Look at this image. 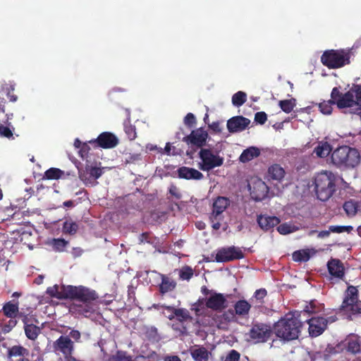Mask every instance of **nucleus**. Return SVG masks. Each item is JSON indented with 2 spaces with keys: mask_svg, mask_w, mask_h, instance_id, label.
Listing matches in <instances>:
<instances>
[{
  "mask_svg": "<svg viewBox=\"0 0 361 361\" xmlns=\"http://www.w3.org/2000/svg\"><path fill=\"white\" fill-rule=\"evenodd\" d=\"M67 299L81 302L82 305L78 306V312L86 316L87 314L94 311V302L98 299L95 290H91L85 286H68Z\"/></svg>",
  "mask_w": 361,
  "mask_h": 361,
  "instance_id": "f257e3e1",
  "label": "nucleus"
},
{
  "mask_svg": "<svg viewBox=\"0 0 361 361\" xmlns=\"http://www.w3.org/2000/svg\"><path fill=\"white\" fill-rule=\"evenodd\" d=\"M301 328L302 322L291 314H286L273 326L276 336L284 341L297 339L300 336Z\"/></svg>",
  "mask_w": 361,
  "mask_h": 361,
  "instance_id": "f03ea898",
  "label": "nucleus"
},
{
  "mask_svg": "<svg viewBox=\"0 0 361 361\" xmlns=\"http://www.w3.org/2000/svg\"><path fill=\"white\" fill-rule=\"evenodd\" d=\"M314 191L317 197L323 202L329 200L336 190V177L329 171H323L314 178Z\"/></svg>",
  "mask_w": 361,
  "mask_h": 361,
  "instance_id": "7ed1b4c3",
  "label": "nucleus"
},
{
  "mask_svg": "<svg viewBox=\"0 0 361 361\" xmlns=\"http://www.w3.org/2000/svg\"><path fill=\"white\" fill-rule=\"evenodd\" d=\"M331 160L338 167H355L360 163V157L356 149L342 146L333 152Z\"/></svg>",
  "mask_w": 361,
  "mask_h": 361,
  "instance_id": "20e7f679",
  "label": "nucleus"
},
{
  "mask_svg": "<svg viewBox=\"0 0 361 361\" xmlns=\"http://www.w3.org/2000/svg\"><path fill=\"white\" fill-rule=\"evenodd\" d=\"M340 312H343L349 317L353 315L361 314V301L358 300V290L353 286H348L344 293L342 304L338 308Z\"/></svg>",
  "mask_w": 361,
  "mask_h": 361,
  "instance_id": "39448f33",
  "label": "nucleus"
},
{
  "mask_svg": "<svg viewBox=\"0 0 361 361\" xmlns=\"http://www.w3.org/2000/svg\"><path fill=\"white\" fill-rule=\"evenodd\" d=\"M350 54L344 49L325 51L321 56L322 64L329 68L336 69L350 63Z\"/></svg>",
  "mask_w": 361,
  "mask_h": 361,
  "instance_id": "423d86ee",
  "label": "nucleus"
},
{
  "mask_svg": "<svg viewBox=\"0 0 361 361\" xmlns=\"http://www.w3.org/2000/svg\"><path fill=\"white\" fill-rule=\"evenodd\" d=\"M201 161L198 164V167L203 171H209L216 167L221 166L224 164V157L214 153L211 149L202 148L198 153Z\"/></svg>",
  "mask_w": 361,
  "mask_h": 361,
  "instance_id": "0eeeda50",
  "label": "nucleus"
},
{
  "mask_svg": "<svg viewBox=\"0 0 361 361\" xmlns=\"http://www.w3.org/2000/svg\"><path fill=\"white\" fill-rule=\"evenodd\" d=\"M3 314L9 318V320L1 326V331L4 334L9 333L18 324L17 318L20 312L19 311L18 301L11 300L4 304L2 307Z\"/></svg>",
  "mask_w": 361,
  "mask_h": 361,
  "instance_id": "6e6552de",
  "label": "nucleus"
},
{
  "mask_svg": "<svg viewBox=\"0 0 361 361\" xmlns=\"http://www.w3.org/2000/svg\"><path fill=\"white\" fill-rule=\"evenodd\" d=\"M274 333L270 324L262 322H253L248 332L250 338L255 343H266Z\"/></svg>",
  "mask_w": 361,
  "mask_h": 361,
  "instance_id": "1a4fd4ad",
  "label": "nucleus"
},
{
  "mask_svg": "<svg viewBox=\"0 0 361 361\" xmlns=\"http://www.w3.org/2000/svg\"><path fill=\"white\" fill-rule=\"evenodd\" d=\"M355 106L361 107V85H355L353 87L343 94L338 102L339 109L350 108Z\"/></svg>",
  "mask_w": 361,
  "mask_h": 361,
  "instance_id": "9d476101",
  "label": "nucleus"
},
{
  "mask_svg": "<svg viewBox=\"0 0 361 361\" xmlns=\"http://www.w3.org/2000/svg\"><path fill=\"white\" fill-rule=\"evenodd\" d=\"M244 258V254L238 247L231 246L219 249L215 257L217 262H227Z\"/></svg>",
  "mask_w": 361,
  "mask_h": 361,
  "instance_id": "9b49d317",
  "label": "nucleus"
},
{
  "mask_svg": "<svg viewBox=\"0 0 361 361\" xmlns=\"http://www.w3.org/2000/svg\"><path fill=\"white\" fill-rule=\"evenodd\" d=\"M208 136V133L202 128H200L192 130L190 135L183 138V141L188 145L195 146L201 149L206 145Z\"/></svg>",
  "mask_w": 361,
  "mask_h": 361,
  "instance_id": "f8f14e48",
  "label": "nucleus"
},
{
  "mask_svg": "<svg viewBox=\"0 0 361 361\" xmlns=\"http://www.w3.org/2000/svg\"><path fill=\"white\" fill-rule=\"evenodd\" d=\"M53 349L55 353H60L64 357L71 355L75 350L74 342L68 336H60L53 343Z\"/></svg>",
  "mask_w": 361,
  "mask_h": 361,
  "instance_id": "ddd939ff",
  "label": "nucleus"
},
{
  "mask_svg": "<svg viewBox=\"0 0 361 361\" xmlns=\"http://www.w3.org/2000/svg\"><path fill=\"white\" fill-rule=\"evenodd\" d=\"M95 147L103 149H111L118 144V140L116 136L110 132H104L99 135L97 139L89 142Z\"/></svg>",
  "mask_w": 361,
  "mask_h": 361,
  "instance_id": "4468645a",
  "label": "nucleus"
},
{
  "mask_svg": "<svg viewBox=\"0 0 361 361\" xmlns=\"http://www.w3.org/2000/svg\"><path fill=\"white\" fill-rule=\"evenodd\" d=\"M309 324L308 331L312 337L321 335L327 326V319L322 317H312L306 320Z\"/></svg>",
  "mask_w": 361,
  "mask_h": 361,
  "instance_id": "2eb2a0df",
  "label": "nucleus"
},
{
  "mask_svg": "<svg viewBox=\"0 0 361 361\" xmlns=\"http://www.w3.org/2000/svg\"><path fill=\"white\" fill-rule=\"evenodd\" d=\"M207 308L216 312H222L228 307V301L222 293H214L205 302Z\"/></svg>",
  "mask_w": 361,
  "mask_h": 361,
  "instance_id": "dca6fc26",
  "label": "nucleus"
},
{
  "mask_svg": "<svg viewBox=\"0 0 361 361\" xmlns=\"http://www.w3.org/2000/svg\"><path fill=\"white\" fill-rule=\"evenodd\" d=\"M341 96L342 93L340 92L339 87H335L331 90V99L316 104V105L318 106L321 113L325 115H330L333 110L332 105L336 104L338 106V102Z\"/></svg>",
  "mask_w": 361,
  "mask_h": 361,
  "instance_id": "f3484780",
  "label": "nucleus"
},
{
  "mask_svg": "<svg viewBox=\"0 0 361 361\" xmlns=\"http://www.w3.org/2000/svg\"><path fill=\"white\" fill-rule=\"evenodd\" d=\"M250 195L255 201H262L268 195L269 188L267 184L259 179L252 183V185H249Z\"/></svg>",
  "mask_w": 361,
  "mask_h": 361,
  "instance_id": "a211bd4d",
  "label": "nucleus"
},
{
  "mask_svg": "<svg viewBox=\"0 0 361 361\" xmlns=\"http://www.w3.org/2000/svg\"><path fill=\"white\" fill-rule=\"evenodd\" d=\"M326 267L331 279L343 280L345 277V267L341 260L331 257L328 261Z\"/></svg>",
  "mask_w": 361,
  "mask_h": 361,
  "instance_id": "6ab92c4d",
  "label": "nucleus"
},
{
  "mask_svg": "<svg viewBox=\"0 0 361 361\" xmlns=\"http://www.w3.org/2000/svg\"><path fill=\"white\" fill-rule=\"evenodd\" d=\"M250 123V119L243 116H236L228 120L227 128L231 133L241 132L245 130L249 126Z\"/></svg>",
  "mask_w": 361,
  "mask_h": 361,
  "instance_id": "aec40b11",
  "label": "nucleus"
},
{
  "mask_svg": "<svg viewBox=\"0 0 361 361\" xmlns=\"http://www.w3.org/2000/svg\"><path fill=\"white\" fill-rule=\"evenodd\" d=\"M280 219L275 216H269L267 214H259L257 216V222L260 228L264 231H268L280 223Z\"/></svg>",
  "mask_w": 361,
  "mask_h": 361,
  "instance_id": "412c9836",
  "label": "nucleus"
},
{
  "mask_svg": "<svg viewBox=\"0 0 361 361\" xmlns=\"http://www.w3.org/2000/svg\"><path fill=\"white\" fill-rule=\"evenodd\" d=\"M229 204L230 200L228 198L221 196L218 197L213 202L212 212L211 213L212 218L216 219L218 216L223 217L222 213Z\"/></svg>",
  "mask_w": 361,
  "mask_h": 361,
  "instance_id": "4be33fe9",
  "label": "nucleus"
},
{
  "mask_svg": "<svg viewBox=\"0 0 361 361\" xmlns=\"http://www.w3.org/2000/svg\"><path fill=\"white\" fill-rule=\"evenodd\" d=\"M160 307L173 313L176 315V319L180 322L192 320V317H191L189 311L185 308H176L173 306L166 305L165 304L161 305Z\"/></svg>",
  "mask_w": 361,
  "mask_h": 361,
  "instance_id": "5701e85b",
  "label": "nucleus"
},
{
  "mask_svg": "<svg viewBox=\"0 0 361 361\" xmlns=\"http://www.w3.org/2000/svg\"><path fill=\"white\" fill-rule=\"evenodd\" d=\"M178 176L180 178L186 180H201L203 174L198 170L187 166H181L178 169Z\"/></svg>",
  "mask_w": 361,
  "mask_h": 361,
  "instance_id": "b1692460",
  "label": "nucleus"
},
{
  "mask_svg": "<svg viewBox=\"0 0 361 361\" xmlns=\"http://www.w3.org/2000/svg\"><path fill=\"white\" fill-rule=\"evenodd\" d=\"M67 288L68 286L66 285H62L60 287L58 285H54L47 288V293L51 298H55L59 300H65L67 299L68 297Z\"/></svg>",
  "mask_w": 361,
  "mask_h": 361,
  "instance_id": "393cba45",
  "label": "nucleus"
},
{
  "mask_svg": "<svg viewBox=\"0 0 361 361\" xmlns=\"http://www.w3.org/2000/svg\"><path fill=\"white\" fill-rule=\"evenodd\" d=\"M161 282L159 286V290L161 295L173 290L176 287V282L165 274H160Z\"/></svg>",
  "mask_w": 361,
  "mask_h": 361,
  "instance_id": "a878e982",
  "label": "nucleus"
},
{
  "mask_svg": "<svg viewBox=\"0 0 361 361\" xmlns=\"http://www.w3.org/2000/svg\"><path fill=\"white\" fill-rule=\"evenodd\" d=\"M86 171L87 173L89 174V178L86 176L85 171L78 170L79 178L83 181L89 180L90 178L96 180L102 174V169L96 166H87L86 167Z\"/></svg>",
  "mask_w": 361,
  "mask_h": 361,
  "instance_id": "bb28decb",
  "label": "nucleus"
},
{
  "mask_svg": "<svg viewBox=\"0 0 361 361\" xmlns=\"http://www.w3.org/2000/svg\"><path fill=\"white\" fill-rule=\"evenodd\" d=\"M315 254L314 250L312 249H302L298 250L292 254V259L296 262H307L312 255Z\"/></svg>",
  "mask_w": 361,
  "mask_h": 361,
  "instance_id": "cd10ccee",
  "label": "nucleus"
},
{
  "mask_svg": "<svg viewBox=\"0 0 361 361\" xmlns=\"http://www.w3.org/2000/svg\"><path fill=\"white\" fill-rule=\"evenodd\" d=\"M252 305L245 300H240L234 305V311L235 314L242 317H245L249 314Z\"/></svg>",
  "mask_w": 361,
  "mask_h": 361,
  "instance_id": "c85d7f7f",
  "label": "nucleus"
},
{
  "mask_svg": "<svg viewBox=\"0 0 361 361\" xmlns=\"http://www.w3.org/2000/svg\"><path fill=\"white\" fill-rule=\"evenodd\" d=\"M345 346L348 352L355 354L360 351L359 337L355 335L348 336L345 341Z\"/></svg>",
  "mask_w": 361,
  "mask_h": 361,
  "instance_id": "c756f323",
  "label": "nucleus"
},
{
  "mask_svg": "<svg viewBox=\"0 0 361 361\" xmlns=\"http://www.w3.org/2000/svg\"><path fill=\"white\" fill-rule=\"evenodd\" d=\"M260 154V150L256 147H250L246 149L243 150L240 156V161L243 163L247 162L255 157H259Z\"/></svg>",
  "mask_w": 361,
  "mask_h": 361,
  "instance_id": "7c9ffc66",
  "label": "nucleus"
},
{
  "mask_svg": "<svg viewBox=\"0 0 361 361\" xmlns=\"http://www.w3.org/2000/svg\"><path fill=\"white\" fill-rule=\"evenodd\" d=\"M190 355L195 361H208L209 353L206 348L201 346L191 349Z\"/></svg>",
  "mask_w": 361,
  "mask_h": 361,
  "instance_id": "2f4dec72",
  "label": "nucleus"
},
{
  "mask_svg": "<svg viewBox=\"0 0 361 361\" xmlns=\"http://www.w3.org/2000/svg\"><path fill=\"white\" fill-rule=\"evenodd\" d=\"M16 84L13 82L9 83L4 84L1 87L0 92L6 94L9 101L11 102H16L18 100V96L13 94L15 90Z\"/></svg>",
  "mask_w": 361,
  "mask_h": 361,
  "instance_id": "473e14b6",
  "label": "nucleus"
},
{
  "mask_svg": "<svg viewBox=\"0 0 361 361\" xmlns=\"http://www.w3.org/2000/svg\"><path fill=\"white\" fill-rule=\"evenodd\" d=\"M268 173L271 179L280 181L285 176V171L280 165L274 164L269 168Z\"/></svg>",
  "mask_w": 361,
  "mask_h": 361,
  "instance_id": "72a5a7b5",
  "label": "nucleus"
},
{
  "mask_svg": "<svg viewBox=\"0 0 361 361\" xmlns=\"http://www.w3.org/2000/svg\"><path fill=\"white\" fill-rule=\"evenodd\" d=\"M358 207L357 202L353 200L345 201L343 204V210L348 217H353L356 215Z\"/></svg>",
  "mask_w": 361,
  "mask_h": 361,
  "instance_id": "f704fd0d",
  "label": "nucleus"
},
{
  "mask_svg": "<svg viewBox=\"0 0 361 361\" xmlns=\"http://www.w3.org/2000/svg\"><path fill=\"white\" fill-rule=\"evenodd\" d=\"M143 334L151 342H157L160 339L158 330L154 326H145Z\"/></svg>",
  "mask_w": 361,
  "mask_h": 361,
  "instance_id": "c9c22d12",
  "label": "nucleus"
},
{
  "mask_svg": "<svg viewBox=\"0 0 361 361\" xmlns=\"http://www.w3.org/2000/svg\"><path fill=\"white\" fill-rule=\"evenodd\" d=\"M24 331L27 338L32 341H35L41 333L40 328L34 324L27 325V326L24 328Z\"/></svg>",
  "mask_w": 361,
  "mask_h": 361,
  "instance_id": "e433bc0d",
  "label": "nucleus"
},
{
  "mask_svg": "<svg viewBox=\"0 0 361 361\" xmlns=\"http://www.w3.org/2000/svg\"><path fill=\"white\" fill-rule=\"evenodd\" d=\"M64 172L57 168H50L44 172L43 179L58 180L62 177Z\"/></svg>",
  "mask_w": 361,
  "mask_h": 361,
  "instance_id": "4c0bfd02",
  "label": "nucleus"
},
{
  "mask_svg": "<svg viewBox=\"0 0 361 361\" xmlns=\"http://www.w3.org/2000/svg\"><path fill=\"white\" fill-rule=\"evenodd\" d=\"M63 233L69 235H74L78 230V224L71 219L66 220L63 224Z\"/></svg>",
  "mask_w": 361,
  "mask_h": 361,
  "instance_id": "58836bf2",
  "label": "nucleus"
},
{
  "mask_svg": "<svg viewBox=\"0 0 361 361\" xmlns=\"http://www.w3.org/2000/svg\"><path fill=\"white\" fill-rule=\"evenodd\" d=\"M331 151V145L325 142L316 147L314 149V153H315L318 157L324 158L326 157L330 154Z\"/></svg>",
  "mask_w": 361,
  "mask_h": 361,
  "instance_id": "ea45409f",
  "label": "nucleus"
},
{
  "mask_svg": "<svg viewBox=\"0 0 361 361\" xmlns=\"http://www.w3.org/2000/svg\"><path fill=\"white\" fill-rule=\"evenodd\" d=\"M28 355L27 349L25 348L21 345H13L8 349V357H17L24 356Z\"/></svg>",
  "mask_w": 361,
  "mask_h": 361,
  "instance_id": "a19ab883",
  "label": "nucleus"
},
{
  "mask_svg": "<svg viewBox=\"0 0 361 361\" xmlns=\"http://www.w3.org/2000/svg\"><path fill=\"white\" fill-rule=\"evenodd\" d=\"M108 361H133V359L127 352L118 350L109 357Z\"/></svg>",
  "mask_w": 361,
  "mask_h": 361,
  "instance_id": "79ce46f5",
  "label": "nucleus"
},
{
  "mask_svg": "<svg viewBox=\"0 0 361 361\" xmlns=\"http://www.w3.org/2000/svg\"><path fill=\"white\" fill-rule=\"evenodd\" d=\"M247 100V94L243 91H238L232 97V104L233 106L239 107L242 106Z\"/></svg>",
  "mask_w": 361,
  "mask_h": 361,
  "instance_id": "37998d69",
  "label": "nucleus"
},
{
  "mask_svg": "<svg viewBox=\"0 0 361 361\" xmlns=\"http://www.w3.org/2000/svg\"><path fill=\"white\" fill-rule=\"evenodd\" d=\"M319 307L317 305V302L315 300H312L309 303H307L304 307L303 310L300 312L299 316L305 314H311L317 313L319 311Z\"/></svg>",
  "mask_w": 361,
  "mask_h": 361,
  "instance_id": "c03bdc74",
  "label": "nucleus"
},
{
  "mask_svg": "<svg viewBox=\"0 0 361 361\" xmlns=\"http://www.w3.org/2000/svg\"><path fill=\"white\" fill-rule=\"evenodd\" d=\"M68 244V241L63 238H53L51 242L53 249L56 252H63Z\"/></svg>",
  "mask_w": 361,
  "mask_h": 361,
  "instance_id": "a18cd8bd",
  "label": "nucleus"
},
{
  "mask_svg": "<svg viewBox=\"0 0 361 361\" xmlns=\"http://www.w3.org/2000/svg\"><path fill=\"white\" fill-rule=\"evenodd\" d=\"M124 125V131L128 137V138L132 141L134 140L137 137V133L135 126L132 125L130 121H126L123 123Z\"/></svg>",
  "mask_w": 361,
  "mask_h": 361,
  "instance_id": "49530a36",
  "label": "nucleus"
},
{
  "mask_svg": "<svg viewBox=\"0 0 361 361\" xmlns=\"http://www.w3.org/2000/svg\"><path fill=\"white\" fill-rule=\"evenodd\" d=\"M279 104L283 111L286 114H289L293 110V108L295 106V99H290L281 100L279 101Z\"/></svg>",
  "mask_w": 361,
  "mask_h": 361,
  "instance_id": "de8ad7c7",
  "label": "nucleus"
},
{
  "mask_svg": "<svg viewBox=\"0 0 361 361\" xmlns=\"http://www.w3.org/2000/svg\"><path fill=\"white\" fill-rule=\"evenodd\" d=\"M278 232L281 235H287L298 230V227L288 223H283L277 227Z\"/></svg>",
  "mask_w": 361,
  "mask_h": 361,
  "instance_id": "09e8293b",
  "label": "nucleus"
},
{
  "mask_svg": "<svg viewBox=\"0 0 361 361\" xmlns=\"http://www.w3.org/2000/svg\"><path fill=\"white\" fill-rule=\"evenodd\" d=\"M193 274V269L189 266H185L179 271V278L183 281H189Z\"/></svg>",
  "mask_w": 361,
  "mask_h": 361,
  "instance_id": "8fccbe9b",
  "label": "nucleus"
},
{
  "mask_svg": "<svg viewBox=\"0 0 361 361\" xmlns=\"http://www.w3.org/2000/svg\"><path fill=\"white\" fill-rule=\"evenodd\" d=\"M13 130L9 128V126H5L2 124L0 125V136L3 137H6L8 139L13 138Z\"/></svg>",
  "mask_w": 361,
  "mask_h": 361,
  "instance_id": "3c124183",
  "label": "nucleus"
},
{
  "mask_svg": "<svg viewBox=\"0 0 361 361\" xmlns=\"http://www.w3.org/2000/svg\"><path fill=\"white\" fill-rule=\"evenodd\" d=\"M329 230L332 233H341L343 232L350 233L353 231V226H330Z\"/></svg>",
  "mask_w": 361,
  "mask_h": 361,
  "instance_id": "603ef678",
  "label": "nucleus"
},
{
  "mask_svg": "<svg viewBox=\"0 0 361 361\" xmlns=\"http://www.w3.org/2000/svg\"><path fill=\"white\" fill-rule=\"evenodd\" d=\"M267 292L265 288H260V289L257 290L255 292L253 297L250 299L251 302L253 303L254 298H255L256 300H258L260 303H262L263 300L265 298V296L267 295Z\"/></svg>",
  "mask_w": 361,
  "mask_h": 361,
  "instance_id": "864d4df0",
  "label": "nucleus"
},
{
  "mask_svg": "<svg viewBox=\"0 0 361 361\" xmlns=\"http://www.w3.org/2000/svg\"><path fill=\"white\" fill-rule=\"evenodd\" d=\"M240 354L236 350H231L226 355L224 361H240Z\"/></svg>",
  "mask_w": 361,
  "mask_h": 361,
  "instance_id": "5fc2aeb1",
  "label": "nucleus"
},
{
  "mask_svg": "<svg viewBox=\"0 0 361 361\" xmlns=\"http://www.w3.org/2000/svg\"><path fill=\"white\" fill-rule=\"evenodd\" d=\"M18 318H20L23 323V328L26 327L27 325H31L33 324V320H36L35 318H33L31 316H29L28 314H25L24 312H20L19 316Z\"/></svg>",
  "mask_w": 361,
  "mask_h": 361,
  "instance_id": "6e6d98bb",
  "label": "nucleus"
},
{
  "mask_svg": "<svg viewBox=\"0 0 361 361\" xmlns=\"http://www.w3.org/2000/svg\"><path fill=\"white\" fill-rule=\"evenodd\" d=\"M267 120V115L264 111L257 112L255 115V121L257 123L263 125Z\"/></svg>",
  "mask_w": 361,
  "mask_h": 361,
  "instance_id": "4d7b16f0",
  "label": "nucleus"
},
{
  "mask_svg": "<svg viewBox=\"0 0 361 361\" xmlns=\"http://www.w3.org/2000/svg\"><path fill=\"white\" fill-rule=\"evenodd\" d=\"M184 123L190 128L193 127L196 123V118L194 114L188 113L184 118Z\"/></svg>",
  "mask_w": 361,
  "mask_h": 361,
  "instance_id": "13d9d810",
  "label": "nucleus"
},
{
  "mask_svg": "<svg viewBox=\"0 0 361 361\" xmlns=\"http://www.w3.org/2000/svg\"><path fill=\"white\" fill-rule=\"evenodd\" d=\"M90 150V147L87 143L84 142L82 146L79 149V155L82 159L87 157L88 153Z\"/></svg>",
  "mask_w": 361,
  "mask_h": 361,
  "instance_id": "bf43d9fd",
  "label": "nucleus"
},
{
  "mask_svg": "<svg viewBox=\"0 0 361 361\" xmlns=\"http://www.w3.org/2000/svg\"><path fill=\"white\" fill-rule=\"evenodd\" d=\"M221 317L226 322H230L233 320L235 318V314L233 310H229L226 312H224L221 315Z\"/></svg>",
  "mask_w": 361,
  "mask_h": 361,
  "instance_id": "052dcab7",
  "label": "nucleus"
},
{
  "mask_svg": "<svg viewBox=\"0 0 361 361\" xmlns=\"http://www.w3.org/2000/svg\"><path fill=\"white\" fill-rule=\"evenodd\" d=\"M70 338H73L75 342L79 343L81 341V334L78 330L73 329L69 333Z\"/></svg>",
  "mask_w": 361,
  "mask_h": 361,
  "instance_id": "680f3d73",
  "label": "nucleus"
},
{
  "mask_svg": "<svg viewBox=\"0 0 361 361\" xmlns=\"http://www.w3.org/2000/svg\"><path fill=\"white\" fill-rule=\"evenodd\" d=\"M209 219H210L211 222L212 223V228L214 230H219L221 227V221L223 219V217L218 216V218H216V219H214L212 218V216L210 215Z\"/></svg>",
  "mask_w": 361,
  "mask_h": 361,
  "instance_id": "e2e57ef3",
  "label": "nucleus"
},
{
  "mask_svg": "<svg viewBox=\"0 0 361 361\" xmlns=\"http://www.w3.org/2000/svg\"><path fill=\"white\" fill-rule=\"evenodd\" d=\"M169 193L175 197L177 200H180L182 197L180 192L178 191V188L176 185H172L169 188Z\"/></svg>",
  "mask_w": 361,
  "mask_h": 361,
  "instance_id": "0e129e2a",
  "label": "nucleus"
},
{
  "mask_svg": "<svg viewBox=\"0 0 361 361\" xmlns=\"http://www.w3.org/2000/svg\"><path fill=\"white\" fill-rule=\"evenodd\" d=\"M141 159V156L140 154H130L128 159H126V161L128 163H135L137 161H139Z\"/></svg>",
  "mask_w": 361,
  "mask_h": 361,
  "instance_id": "69168bd1",
  "label": "nucleus"
},
{
  "mask_svg": "<svg viewBox=\"0 0 361 361\" xmlns=\"http://www.w3.org/2000/svg\"><path fill=\"white\" fill-rule=\"evenodd\" d=\"M209 128L216 133H220L221 131L220 123L218 121L213 122L212 124L209 125Z\"/></svg>",
  "mask_w": 361,
  "mask_h": 361,
  "instance_id": "338daca9",
  "label": "nucleus"
},
{
  "mask_svg": "<svg viewBox=\"0 0 361 361\" xmlns=\"http://www.w3.org/2000/svg\"><path fill=\"white\" fill-rule=\"evenodd\" d=\"M164 361H182L178 355H167L164 357Z\"/></svg>",
  "mask_w": 361,
  "mask_h": 361,
  "instance_id": "774afa93",
  "label": "nucleus"
}]
</instances>
